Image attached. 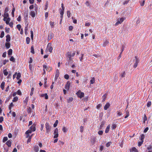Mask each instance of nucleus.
I'll return each instance as SVG.
<instances>
[{"label":"nucleus","instance_id":"31","mask_svg":"<svg viewBox=\"0 0 152 152\" xmlns=\"http://www.w3.org/2000/svg\"><path fill=\"white\" fill-rule=\"evenodd\" d=\"M27 111L28 113H31V108L30 107L27 108Z\"/></svg>","mask_w":152,"mask_h":152},{"label":"nucleus","instance_id":"23","mask_svg":"<svg viewBox=\"0 0 152 152\" xmlns=\"http://www.w3.org/2000/svg\"><path fill=\"white\" fill-rule=\"evenodd\" d=\"M144 135L143 134H141L140 135V140L141 141H142L143 142V140L144 138Z\"/></svg>","mask_w":152,"mask_h":152},{"label":"nucleus","instance_id":"30","mask_svg":"<svg viewBox=\"0 0 152 152\" xmlns=\"http://www.w3.org/2000/svg\"><path fill=\"white\" fill-rule=\"evenodd\" d=\"M34 149L36 152H37L39 150V147L37 146H36L34 147Z\"/></svg>","mask_w":152,"mask_h":152},{"label":"nucleus","instance_id":"22","mask_svg":"<svg viewBox=\"0 0 152 152\" xmlns=\"http://www.w3.org/2000/svg\"><path fill=\"white\" fill-rule=\"evenodd\" d=\"M131 151H134V152H137V149L136 148L133 147L131 149Z\"/></svg>","mask_w":152,"mask_h":152},{"label":"nucleus","instance_id":"38","mask_svg":"<svg viewBox=\"0 0 152 152\" xmlns=\"http://www.w3.org/2000/svg\"><path fill=\"white\" fill-rule=\"evenodd\" d=\"M18 100V97L17 96H15L13 98L12 100V101L13 102H16Z\"/></svg>","mask_w":152,"mask_h":152},{"label":"nucleus","instance_id":"40","mask_svg":"<svg viewBox=\"0 0 152 152\" xmlns=\"http://www.w3.org/2000/svg\"><path fill=\"white\" fill-rule=\"evenodd\" d=\"M62 130L64 132H66L67 131V130L66 129L65 127H64L62 129Z\"/></svg>","mask_w":152,"mask_h":152},{"label":"nucleus","instance_id":"34","mask_svg":"<svg viewBox=\"0 0 152 152\" xmlns=\"http://www.w3.org/2000/svg\"><path fill=\"white\" fill-rule=\"evenodd\" d=\"M58 120H56L55 121V123L53 124L54 127H55L57 126V124L58 123Z\"/></svg>","mask_w":152,"mask_h":152},{"label":"nucleus","instance_id":"62","mask_svg":"<svg viewBox=\"0 0 152 152\" xmlns=\"http://www.w3.org/2000/svg\"><path fill=\"white\" fill-rule=\"evenodd\" d=\"M3 121V118L2 116L0 117V123H1Z\"/></svg>","mask_w":152,"mask_h":152},{"label":"nucleus","instance_id":"37","mask_svg":"<svg viewBox=\"0 0 152 152\" xmlns=\"http://www.w3.org/2000/svg\"><path fill=\"white\" fill-rule=\"evenodd\" d=\"M67 15L68 18H69L71 16V13L69 11H67Z\"/></svg>","mask_w":152,"mask_h":152},{"label":"nucleus","instance_id":"6","mask_svg":"<svg viewBox=\"0 0 152 152\" xmlns=\"http://www.w3.org/2000/svg\"><path fill=\"white\" fill-rule=\"evenodd\" d=\"M58 129L57 128H56L54 132V138H57L58 137Z\"/></svg>","mask_w":152,"mask_h":152},{"label":"nucleus","instance_id":"44","mask_svg":"<svg viewBox=\"0 0 152 152\" xmlns=\"http://www.w3.org/2000/svg\"><path fill=\"white\" fill-rule=\"evenodd\" d=\"M10 60V61L12 62H14L15 61V59L13 56H11Z\"/></svg>","mask_w":152,"mask_h":152},{"label":"nucleus","instance_id":"13","mask_svg":"<svg viewBox=\"0 0 152 152\" xmlns=\"http://www.w3.org/2000/svg\"><path fill=\"white\" fill-rule=\"evenodd\" d=\"M11 140H9L6 142V144L9 147H10L11 146Z\"/></svg>","mask_w":152,"mask_h":152},{"label":"nucleus","instance_id":"48","mask_svg":"<svg viewBox=\"0 0 152 152\" xmlns=\"http://www.w3.org/2000/svg\"><path fill=\"white\" fill-rule=\"evenodd\" d=\"M143 142L142 141H140V142H138V146L139 147H140L141 146V145H142Z\"/></svg>","mask_w":152,"mask_h":152},{"label":"nucleus","instance_id":"25","mask_svg":"<svg viewBox=\"0 0 152 152\" xmlns=\"http://www.w3.org/2000/svg\"><path fill=\"white\" fill-rule=\"evenodd\" d=\"M107 95L106 94H104L102 97V102H104L105 101Z\"/></svg>","mask_w":152,"mask_h":152},{"label":"nucleus","instance_id":"52","mask_svg":"<svg viewBox=\"0 0 152 152\" xmlns=\"http://www.w3.org/2000/svg\"><path fill=\"white\" fill-rule=\"evenodd\" d=\"M64 14V12L60 13V14L61 15L60 18H61V20H62L63 18V15Z\"/></svg>","mask_w":152,"mask_h":152},{"label":"nucleus","instance_id":"29","mask_svg":"<svg viewBox=\"0 0 152 152\" xmlns=\"http://www.w3.org/2000/svg\"><path fill=\"white\" fill-rule=\"evenodd\" d=\"M95 79L94 77H93L90 80L91 84H93L95 82Z\"/></svg>","mask_w":152,"mask_h":152},{"label":"nucleus","instance_id":"61","mask_svg":"<svg viewBox=\"0 0 152 152\" xmlns=\"http://www.w3.org/2000/svg\"><path fill=\"white\" fill-rule=\"evenodd\" d=\"M145 1L144 0L142 1V2L141 3L140 5L141 6H143L144 5V4H145Z\"/></svg>","mask_w":152,"mask_h":152},{"label":"nucleus","instance_id":"28","mask_svg":"<svg viewBox=\"0 0 152 152\" xmlns=\"http://www.w3.org/2000/svg\"><path fill=\"white\" fill-rule=\"evenodd\" d=\"M31 52L33 54L34 53V47L33 46H31Z\"/></svg>","mask_w":152,"mask_h":152},{"label":"nucleus","instance_id":"15","mask_svg":"<svg viewBox=\"0 0 152 152\" xmlns=\"http://www.w3.org/2000/svg\"><path fill=\"white\" fill-rule=\"evenodd\" d=\"M110 125H109L107 127V128L106 129V130H105V133H107L110 130Z\"/></svg>","mask_w":152,"mask_h":152},{"label":"nucleus","instance_id":"4","mask_svg":"<svg viewBox=\"0 0 152 152\" xmlns=\"http://www.w3.org/2000/svg\"><path fill=\"white\" fill-rule=\"evenodd\" d=\"M75 54V53L74 52L73 53H72L71 52H68L66 54V57L68 58H70L74 56Z\"/></svg>","mask_w":152,"mask_h":152},{"label":"nucleus","instance_id":"43","mask_svg":"<svg viewBox=\"0 0 152 152\" xmlns=\"http://www.w3.org/2000/svg\"><path fill=\"white\" fill-rule=\"evenodd\" d=\"M4 31H2L1 32V35H0V37L1 38H3L4 36Z\"/></svg>","mask_w":152,"mask_h":152},{"label":"nucleus","instance_id":"17","mask_svg":"<svg viewBox=\"0 0 152 152\" xmlns=\"http://www.w3.org/2000/svg\"><path fill=\"white\" fill-rule=\"evenodd\" d=\"M10 42H7L5 43V46L7 49H8L10 47Z\"/></svg>","mask_w":152,"mask_h":152},{"label":"nucleus","instance_id":"39","mask_svg":"<svg viewBox=\"0 0 152 152\" xmlns=\"http://www.w3.org/2000/svg\"><path fill=\"white\" fill-rule=\"evenodd\" d=\"M4 74L5 76H7L8 74V72L5 69L3 71Z\"/></svg>","mask_w":152,"mask_h":152},{"label":"nucleus","instance_id":"5","mask_svg":"<svg viewBox=\"0 0 152 152\" xmlns=\"http://www.w3.org/2000/svg\"><path fill=\"white\" fill-rule=\"evenodd\" d=\"M51 44L50 43H49L47 46L46 50H49V51L51 53L52 52L53 48L51 46Z\"/></svg>","mask_w":152,"mask_h":152},{"label":"nucleus","instance_id":"60","mask_svg":"<svg viewBox=\"0 0 152 152\" xmlns=\"http://www.w3.org/2000/svg\"><path fill=\"white\" fill-rule=\"evenodd\" d=\"M48 12H46L45 14V18L46 19L48 17Z\"/></svg>","mask_w":152,"mask_h":152},{"label":"nucleus","instance_id":"46","mask_svg":"<svg viewBox=\"0 0 152 152\" xmlns=\"http://www.w3.org/2000/svg\"><path fill=\"white\" fill-rule=\"evenodd\" d=\"M32 132V131L30 129V130H28V131H27L26 132V134H28L29 133H31Z\"/></svg>","mask_w":152,"mask_h":152},{"label":"nucleus","instance_id":"55","mask_svg":"<svg viewBox=\"0 0 152 152\" xmlns=\"http://www.w3.org/2000/svg\"><path fill=\"white\" fill-rule=\"evenodd\" d=\"M103 133V131H102V130H101V131H99L98 132V134L100 135H102V134Z\"/></svg>","mask_w":152,"mask_h":152},{"label":"nucleus","instance_id":"33","mask_svg":"<svg viewBox=\"0 0 152 152\" xmlns=\"http://www.w3.org/2000/svg\"><path fill=\"white\" fill-rule=\"evenodd\" d=\"M109 43V42L107 40H106L103 43V46L104 47H105L106 45L108 44Z\"/></svg>","mask_w":152,"mask_h":152},{"label":"nucleus","instance_id":"12","mask_svg":"<svg viewBox=\"0 0 152 152\" xmlns=\"http://www.w3.org/2000/svg\"><path fill=\"white\" fill-rule=\"evenodd\" d=\"M30 129L32 132L35 131L36 130L35 125H33L32 126H31V127H30Z\"/></svg>","mask_w":152,"mask_h":152},{"label":"nucleus","instance_id":"47","mask_svg":"<svg viewBox=\"0 0 152 152\" xmlns=\"http://www.w3.org/2000/svg\"><path fill=\"white\" fill-rule=\"evenodd\" d=\"M111 143V142H108L106 144V146L107 147H109Z\"/></svg>","mask_w":152,"mask_h":152},{"label":"nucleus","instance_id":"35","mask_svg":"<svg viewBox=\"0 0 152 152\" xmlns=\"http://www.w3.org/2000/svg\"><path fill=\"white\" fill-rule=\"evenodd\" d=\"M50 24L51 28H53L54 25V22H50Z\"/></svg>","mask_w":152,"mask_h":152},{"label":"nucleus","instance_id":"16","mask_svg":"<svg viewBox=\"0 0 152 152\" xmlns=\"http://www.w3.org/2000/svg\"><path fill=\"white\" fill-rule=\"evenodd\" d=\"M17 77H16L17 79V80H19L20 78L21 77V74L20 72H18V73H17Z\"/></svg>","mask_w":152,"mask_h":152},{"label":"nucleus","instance_id":"41","mask_svg":"<svg viewBox=\"0 0 152 152\" xmlns=\"http://www.w3.org/2000/svg\"><path fill=\"white\" fill-rule=\"evenodd\" d=\"M8 140V138L7 137H4L3 138V142H4L6 141H7Z\"/></svg>","mask_w":152,"mask_h":152},{"label":"nucleus","instance_id":"49","mask_svg":"<svg viewBox=\"0 0 152 152\" xmlns=\"http://www.w3.org/2000/svg\"><path fill=\"white\" fill-rule=\"evenodd\" d=\"M17 28L19 31L20 30V28H21V26L20 24H18L17 26Z\"/></svg>","mask_w":152,"mask_h":152},{"label":"nucleus","instance_id":"63","mask_svg":"<svg viewBox=\"0 0 152 152\" xmlns=\"http://www.w3.org/2000/svg\"><path fill=\"white\" fill-rule=\"evenodd\" d=\"M104 147L102 145H100V151H102L103 150Z\"/></svg>","mask_w":152,"mask_h":152},{"label":"nucleus","instance_id":"32","mask_svg":"<svg viewBox=\"0 0 152 152\" xmlns=\"http://www.w3.org/2000/svg\"><path fill=\"white\" fill-rule=\"evenodd\" d=\"M73 99V98L72 97H70L69 99H67V101L68 103H69L71 102Z\"/></svg>","mask_w":152,"mask_h":152},{"label":"nucleus","instance_id":"26","mask_svg":"<svg viewBox=\"0 0 152 152\" xmlns=\"http://www.w3.org/2000/svg\"><path fill=\"white\" fill-rule=\"evenodd\" d=\"M125 72L124 71L121 73L120 76L121 77H125Z\"/></svg>","mask_w":152,"mask_h":152},{"label":"nucleus","instance_id":"27","mask_svg":"<svg viewBox=\"0 0 152 152\" xmlns=\"http://www.w3.org/2000/svg\"><path fill=\"white\" fill-rule=\"evenodd\" d=\"M30 39L29 37H27L26 38V43L27 44H28L30 42Z\"/></svg>","mask_w":152,"mask_h":152},{"label":"nucleus","instance_id":"14","mask_svg":"<svg viewBox=\"0 0 152 152\" xmlns=\"http://www.w3.org/2000/svg\"><path fill=\"white\" fill-rule=\"evenodd\" d=\"M4 85H5V82L4 81H3L0 85V87L1 88V89L2 90H4Z\"/></svg>","mask_w":152,"mask_h":152},{"label":"nucleus","instance_id":"54","mask_svg":"<svg viewBox=\"0 0 152 152\" xmlns=\"http://www.w3.org/2000/svg\"><path fill=\"white\" fill-rule=\"evenodd\" d=\"M16 93L17 94L19 95H21V92L20 90H18Z\"/></svg>","mask_w":152,"mask_h":152},{"label":"nucleus","instance_id":"36","mask_svg":"<svg viewBox=\"0 0 152 152\" xmlns=\"http://www.w3.org/2000/svg\"><path fill=\"white\" fill-rule=\"evenodd\" d=\"M34 90V88H31V91L30 93V95L31 96H32L33 94V91Z\"/></svg>","mask_w":152,"mask_h":152},{"label":"nucleus","instance_id":"1","mask_svg":"<svg viewBox=\"0 0 152 152\" xmlns=\"http://www.w3.org/2000/svg\"><path fill=\"white\" fill-rule=\"evenodd\" d=\"M125 19L124 17H122L120 18H118L117 19L116 22L115 24V26H117L119 24H121L124 20Z\"/></svg>","mask_w":152,"mask_h":152},{"label":"nucleus","instance_id":"2","mask_svg":"<svg viewBox=\"0 0 152 152\" xmlns=\"http://www.w3.org/2000/svg\"><path fill=\"white\" fill-rule=\"evenodd\" d=\"M45 127L46 129V133L48 134L51 129V127L50 126L49 124L48 123H46L45 124Z\"/></svg>","mask_w":152,"mask_h":152},{"label":"nucleus","instance_id":"57","mask_svg":"<svg viewBox=\"0 0 152 152\" xmlns=\"http://www.w3.org/2000/svg\"><path fill=\"white\" fill-rule=\"evenodd\" d=\"M129 0H126V1L124 2L123 3V4L125 5V4H128V2H129Z\"/></svg>","mask_w":152,"mask_h":152},{"label":"nucleus","instance_id":"45","mask_svg":"<svg viewBox=\"0 0 152 152\" xmlns=\"http://www.w3.org/2000/svg\"><path fill=\"white\" fill-rule=\"evenodd\" d=\"M151 101L148 102L147 104V107H149L151 106Z\"/></svg>","mask_w":152,"mask_h":152},{"label":"nucleus","instance_id":"3","mask_svg":"<svg viewBox=\"0 0 152 152\" xmlns=\"http://www.w3.org/2000/svg\"><path fill=\"white\" fill-rule=\"evenodd\" d=\"M135 63L134 64V68H136L139 62V60L137 58V57L135 56V59L134 60Z\"/></svg>","mask_w":152,"mask_h":152},{"label":"nucleus","instance_id":"21","mask_svg":"<svg viewBox=\"0 0 152 152\" xmlns=\"http://www.w3.org/2000/svg\"><path fill=\"white\" fill-rule=\"evenodd\" d=\"M117 116L118 117L119 116H120L122 115V113L121 112L119 111H118L117 112Z\"/></svg>","mask_w":152,"mask_h":152},{"label":"nucleus","instance_id":"53","mask_svg":"<svg viewBox=\"0 0 152 152\" xmlns=\"http://www.w3.org/2000/svg\"><path fill=\"white\" fill-rule=\"evenodd\" d=\"M148 129H149L148 127H146L143 131L144 132V133L146 132H147V131L148 130Z\"/></svg>","mask_w":152,"mask_h":152},{"label":"nucleus","instance_id":"20","mask_svg":"<svg viewBox=\"0 0 152 152\" xmlns=\"http://www.w3.org/2000/svg\"><path fill=\"white\" fill-rule=\"evenodd\" d=\"M126 115L124 117V118H126L128 117L129 115V113L128 110H126Z\"/></svg>","mask_w":152,"mask_h":152},{"label":"nucleus","instance_id":"24","mask_svg":"<svg viewBox=\"0 0 152 152\" xmlns=\"http://www.w3.org/2000/svg\"><path fill=\"white\" fill-rule=\"evenodd\" d=\"M12 49H10L8 51V55L9 56L11 55L12 54Z\"/></svg>","mask_w":152,"mask_h":152},{"label":"nucleus","instance_id":"18","mask_svg":"<svg viewBox=\"0 0 152 152\" xmlns=\"http://www.w3.org/2000/svg\"><path fill=\"white\" fill-rule=\"evenodd\" d=\"M59 75V73L58 70H57L56 71V76L55 77V80L57 79V78L58 77Z\"/></svg>","mask_w":152,"mask_h":152},{"label":"nucleus","instance_id":"9","mask_svg":"<svg viewBox=\"0 0 152 152\" xmlns=\"http://www.w3.org/2000/svg\"><path fill=\"white\" fill-rule=\"evenodd\" d=\"M36 12L32 10L30 12V14L31 16L33 17L34 18L35 16Z\"/></svg>","mask_w":152,"mask_h":152},{"label":"nucleus","instance_id":"19","mask_svg":"<svg viewBox=\"0 0 152 152\" xmlns=\"http://www.w3.org/2000/svg\"><path fill=\"white\" fill-rule=\"evenodd\" d=\"M41 96L42 97H45L46 99H48V96L47 95V94H42L41 95Z\"/></svg>","mask_w":152,"mask_h":152},{"label":"nucleus","instance_id":"56","mask_svg":"<svg viewBox=\"0 0 152 152\" xmlns=\"http://www.w3.org/2000/svg\"><path fill=\"white\" fill-rule=\"evenodd\" d=\"M95 138L94 137L91 140V142H93V143L94 144L95 142Z\"/></svg>","mask_w":152,"mask_h":152},{"label":"nucleus","instance_id":"64","mask_svg":"<svg viewBox=\"0 0 152 152\" xmlns=\"http://www.w3.org/2000/svg\"><path fill=\"white\" fill-rule=\"evenodd\" d=\"M90 25H91V24L89 23H86L85 24V26H90Z\"/></svg>","mask_w":152,"mask_h":152},{"label":"nucleus","instance_id":"8","mask_svg":"<svg viewBox=\"0 0 152 152\" xmlns=\"http://www.w3.org/2000/svg\"><path fill=\"white\" fill-rule=\"evenodd\" d=\"M70 85V83L69 81H68L65 85V88L66 89L69 90V88Z\"/></svg>","mask_w":152,"mask_h":152},{"label":"nucleus","instance_id":"58","mask_svg":"<svg viewBox=\"0 0 152 152\" xmlns=\"http://www.w3.org/2000/svg\"><path fill=\"white\" fill-rule=\"evenodd\" d=\"M80 131L81 132H83V126H81L80 127Z\"/></svg>","mask_w":152,"mask_h":152},{"label":"nucleus","instance_id":"51","mask_svg":"<svg viewBox=\"0 0 152 152\" xmlns=\"http://www.w3.org/2000/svg\"><path fill=\"white\" fill-rule=\"evenodd\" d=\"M64 77L65 79L67 80L69 78V76L68 75L66 74L64 75Z\"/></svg>","mask_w":152,"mask_h":152},{"label":"nucleus","instance_id":"59","mask_svg":"<svg viewBox=\"0 0 152 152\" xmlns=\"http://www.w3.org/2000/svg\"><path fill=\"white\" fill-rule=\"evenodd\" d=\"M124 47H125V46L124 45H122V46H121V52L122 53V52H123V51L124 50Z\"/></svg>","mask_w":152,"mask_h":152},{"label":"nucleus","instance_id":"10","mask_svg":"<svg viewBox=\"0 0 152 152\" xmlns=\"http://www.w3.org/2000/svg\"><path fill=\"white\" fill-rule=\"evenodd\" d=\"M110 104L109 103H107L106 104L104 107V109L105 110H107L110 106Z\"/></svg>","mask_w":152,"mask_h":152},{"label":"nucleus","instance_id":"7","mask_svg":"<svg viewBox=\"0 0 152 152\" xmlns=\"http://www.w3.org/2000/svg\"><path fill=\"white\" fill-rule=\"evenodd\" d=\"M77 94L78 97H79L80 98H81L83 97L84 96V94L83 92H81L79 91L77 93Z\"/></svg>","mask_w":152,"mask_h":152},{"label":"nucleus","instance_id":"11","mask_svg":"<svg viewBox=\"0 0 152 152\" xmlns=\"http://www.w3.org/2000/svg\"><path fill=\"white\" fill-rule=\"evenodd\" d=\"M6 41L7 42H9L10 41V37L9 34H7L6 36Z\"/></svg>","mask_w":152,"mask_h":152},{"label":"nucleus","instance_id":"42","mask_svg":"<svg viewBox=\"0 0 152 152\" xmlns=\"http://www.w3.org/2000/svg\"><path fill=\"white\" fill-rule=\"evenodd\" d=\"M9 14L8 13H6V12H5L4 14V17H5L6 18H9Z\"/></svg>","mask_w":152,"mask_h":152},{"label":"nucleus","instance_id":"50","mask_svg":"<svg viewBox=\"0 0 152 152\" xmlns=\"http://www.w3.org/2000/svg\"><path fill=\"white\" fill-rule=\"evenodd\" d=\"M116 126L115 124H113L112 125V128L113 129H115L116 128Z\"/></svg>","mask_w":152,"mask_h":152}]
</instances>
